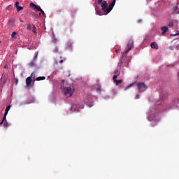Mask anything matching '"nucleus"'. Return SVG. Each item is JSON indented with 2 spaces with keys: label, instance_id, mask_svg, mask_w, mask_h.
Segmentation results:
<instances>
[{
  "label": "nucleus",
  "instance_id": "a878e982",
  "mask_svg": "<svg viewBox=\"0 0 179 179\" xmlns=\"http://www.w3.org/2000/svg\"><path fill=\"white\" fill-rule=\"evenodd\" d=\"M173 22H169V26L170 27H173Z\"/></svg>",
  "mask_w": 179,
  "mask_h": 179
},
{
  "label": "nucleus",
  "instance_id": "412c9836",
  "mask_svg": "<svg viewBox=\"0 0 179 179\" xmlns=\"http://www.w3.org/2000/svg\"><path fill=\"white\" fill-rule=\"evenodd\" d=\"M27 30H31V24L30 23H27Z\"/></svg>",
  "mask_w": 179,
  "mask_h": 179
},
{
  "label": "nucleus",
  "instance_id": "f03ea898",
  "mask_svg": "<svg viewBox=\"0 0 179 179\" xmlns=\"http://www.w3.org/2000/svg\"><path fill=\"white\" fill-rule=\"evenodd\" d=\"M62 83L61 88L63 90L64 94L67 97H71L75 90L73 86L69 83H65L64 80H62Z\"/></svg>",
  "mask_w": 179,
  "mask_h": 179
},
{
  "label": "nucleus",
  "instance_id": "7ed1b4c3",
  "mask_svg": "<svg viewBox=\"0 0 179 179\" xmlns=\"http://www.w3.org/2000/svg\"><path fill=\"white\" fill-rule=\"evenodd\" d=\"M136 86L140 93H143L148 90V86L144 82H138Z\"/></svg>",
  "mask_w": 179,
  "mask_h": 179
},
{
  "label": "nucleus",
  "instance_id": "39448f33",
  "mask_svg": "<svg viewBox=\"0 0 179 179\" xmlns=\"http://www.w3.org/2000/svg\"><path fill=\"white\" fill-rule=\"evenodd\" d=\"M133 47H134V41H129V43H128V45L126 48V50H125L124 54L125 55L128 54L131 50V48H133Z\"/></svg>",
  "mask_w": 179,
  "mask_h": 179
},
{
  "label": "nucleus",
  "instance_id": "4468645a",
  "mask_svg": "<svg viewBox=\"0 0 179 179\" xmlns=\"http://www.w3.org/2000/svg\"><path fill=\"white\" fill-rule=\"evenodd\" d=\"M45 80V76H38L36 78V81H41Z\"/></svg>",
  "mask_w": 179,
  "mask_h": 179
},
{
  "label": "nucleus",
  "instance_id": "dca6fc26",
  "mask_svg": "<svg viewBox=\"0 0 179 179\" xmlns=\"http://www.w3.org/2000/svg\"><path fill=\"white\" fill-rule=\"evenodd\" d=\"M11 38H17V33L14 31L11 34Z\"/></svg>",
  "mask_w": 179,
  "mask_h": 179
},
{
  "label": "nucleus",
  "instance_id": "f3484780",
  "mask_svg": "<svg viewBox=\"0 0 179 179\" xmlns=\"http://www.w3.org/2000/svg\"><path fill=\"white\" fill-rule=\"evenodd\" d=\"M113 73L116 75V76H119L120 73L119 72V70L118 69H115L114 71H113Z\"/></svg>",
  "mask_w": 179,
  "mask_h": 179
},
{
  "label": "nucleus",
  "instance_id": "ea45409f",
  "mask_svg": "<svg viewBox=\"0 0 179 179\" xmlns=\"http://www.w3.org/2000/svg\"><path fill=\"white\" fill-rule=\"evenodd\" d=\"M178 34H179V31H178Z\"/></svg>",
  "mask_w": 179,
  "mask_h": 179
},
{
  "label": "nucleus",
  "instance_id": "e433bc0d",
  "mask_svg": "<svg viewBox=\"0 0 179 179\" xmlns=\"http://www.w3.org/2000/svg\"><path fill=\"white\" fill-rule=\"evenodd\" d=\"M152 126H155V124H152Z\"/></svg>",
  "mask_w": 179,
  "mask_h": 179
},
{
  "label": "nucleus",
  "instance_id": "4c0bfd02",
  "mask_svg": "<svg viewBox=\"0 0 179 179\" xmlns=\"http://www.w3.org/2000/svg\"><path fill=\"white\" fill-rule=\"evenodd\" d=\"M99 15H101V14H99Z\"/></svg>",
  "mask_w": 179,
  "mask_h": 179
},
{
  "label": "nucleus",
  "instance_id": "c85d7f7f",
  "mask_svg": "<svg viewBox=\"0 0 179 179\" xmlns=\"http://www.w3.org/2000/svg\"><path fill=\"white\" fill-rule=\"evenodd\" d=\"M136 99H140V95H136Z\"/></svg>",
  "mask_w": 179,
  "mask_h": 179
},
{
  "label": "nucleus",
  "instance_id": "393cba45",
  "mask_svg": "<svg viewBox=\"0 0 179 179\" xmlns=\"http://www.w3.org/2000/svg\"><path fill=\"white\" fill-rule=\"evenodd\" d=\"M39 12H41L43 15H45V13H44V10L43 9L41 8V10Z\"/></svg>",
  "mask_w": 179,
  "mask_h": 179
},
{
  "label": "nucleus",
  "instance_id": "c9c22d12",
  "mask_svg": "<svg viewBox=\"0 0 179 179\" xmlns=\"http://www.w3.org/2000/svg\"><path fill=\"white\" fill-rule=\"evenodd\" d=\"M39 15H41V13H39Z\"/></svg>",
  "mask_w": 179,
  "mask_h": 179
},
{
  "label": "nucleus",
  "instance_id": "1a4fd4ad",
  "mask_svg": "<svg viewBox=\"0 0 179 179\" xmlns=\"http://www.w3.org/2000/svg\"><path fill=\"white\" fill-rule=\"evenodd\" d=\"M33 82V80L31 77H27L26 78V85L27 87H30L31 86V83Z\"/></svg>",
  "mask_w": 179,
  "mask_h": 179
},
{
  "label": "nucleus",
  "instance_id": "ddd939ff",
  "mask_svg": "<svg viewBox=\"0 0 179 179\" xmlns=\"http://www.w3.org/2000/svg\"><path fill=\"white\" fill-rule=\"evenodd\" d=\"M15 8L17 11H20L24 9L23 7L20 6V3L18 1L15 3Z\"/></svg>",
  "mask_w": 179,
  "mask_h": 179
},
{
  "label": "nucleus",
  "instance_id": "6e6552de",
  "mask_svg": "<svg viewBox=\"0 0 179 179\" xmlns=\"http://www.w3.org/2000/svg\"><path fill=\"white\" fill-rule=\"evenodd\" d=\"M30 7L33 8L35 11H40L41 10V7L40 6H37L34 4V3H30Z\"/></svg>",
  "mask_w": 179,
  "mask_h": 179
},
{
  "label": "nucleus",
  "instance_id": "2eb2a0df",
  "mask_svg": "<svg viewBox=\"0 0 179 179\" xmlns=\"http://www.w3.org/2000/svg\"><path fill=\"white\" fill-rule=\"evenodd\" d=\"M35 102V98H29L27 104H30Z\"/></svg>",
  "mask_w": 179,
  "mask_h": 179
},
{
  "label": "nucleus",
  "instance_id": "423d86ee",
  "mask_svg": "<svg viewBox=\"0 0 179 179\" xmlns=\"http://www.w3.org/2000/svg\"><path fill=\"white\" fill-rule=\"evenodd\" d=\"M11 106H8L6 108V110H5V113H4V117L1 121V122L0 123V124H2L6 120V116L8 113V111L10 110Z\"/></svg>",
  "mask_w": 179,
  "mask_h": 179
},
{
  "label": "nucleus",
  "instance_id": "bb28decb",
  "mask_svg": "<svg viewBox=\"0 0 179 179\" xmlns=\"http://www.w3.org/2000/svg\"><path fill=\"white\" fill-rule=\"evenodd\" d=\"M15 85H17L18 83V78H15Z\"/></svg>",
  "mask_w": 179,
  "mask_h": 179
},
{
  "label": "nucleus",
  "instance_id": "58836bf2",
  "mask_svg": "<svg viewBox=\"0 0 179 179\" xmlns=\"http://www.w3.org/2000/svg\"><path fill=\"white\" fill-rule=\"evenodd\" d=\"M178 14H179V11H178Z\"/></svg>",
  "mask_w": 179,
  "mask_h": 179
},
{
  "label": "nucleus",
  "instance_id": "0eeeda50",
  "mask_svg": "<svg viewBox=\"0 0 179 179\" xmlns=\"http://www.w3.org/2000/svg\"><path fill=\"white\" fill-rule=\"evenodd\" d=\"M117 76L113 75V81L115 83L116 85H119L120 84H122L123 80L122 79L117 80Z\"/></svg>",
  "mask_w": 179,
  "mask_h": 179
},
{
  "label": "nucleus",
  "instance_id": "b1692460",
  "mask_svg": "<svg viewBox=\"0 0 179 179\" xmlns=\"http://www.w3.org/2000/svg\"><path fill=\"white\" fill-rule=\"evenodd\" d=\"M96 92L100 94V93L101 92V87H97V88H96Z\"/></svg>",
  "mask_w": 179,
  "mask_h": 179
},
{
  "label": "nucleus",
  "instance_id": "20e7f679",
  "mask_svg": "<svg viewBox=\"0 0 179 179\" xmlns=\"http://www.w3.org/2000/svg\"><path fill=\"white\" fill-rule=\"evenodd\" d=\"M149 120L150 121H155L156 123H157L159 121V117L157 115V113L156 114H151L149 117Z\"/></svg>",
  "mask_w": 179,
  "mask_h": 179
},
{
  "label": "nucleus",
  "instance_id": "9b49d317",
  "mask_svg": "<svg viewBox=\"0 0 179 179\" xmlns=\"http://www.w3.org/2000/svg\"><path fill=\"white\" fill-rule=\"evenodd\" d=\"M37 58H38V55H36L34 57L33 60L29 63V66H35V62H36Z\"/></svg>",
  "mask_w": 179,
  "mask_h": 179
},
{
  "label": "nucleus",
  "instance_id": "2f4dec72",
  "mask_svg": "<svg viewBox=\"0 0 179 179\" xmlns=\"http://www.w3.org/2000/svg\"><path fill=\"white\" fill-rule=\"evenodd\" d=\"M138 23H141V22H142V20H138Z\"/></svg>",
  "mask_w": 179,
  "mask_h": 179
},
{
  "label": "nucleus",
  "instance_id": "f8f14e48",
  "mask_svg": "<svg viewBox=\"0 0 179 179\" xmlns=\"http://www.w3.org/2000/svg\"><path fill=\"white\" fill-rule=\"evenodd\" d=\"M161 30H162V35L164 36L165 34V33L166 31H168L169 30V28L167 27H161Z\"/></svg>",
  "mask_w": 179,
  "mask_h": 179
},
{
  "label": "nucleus",
  "instance_id": "5701e85b",
  "mask_svg": "<svg viewBox=\"0 0 179 179\" xmlns=\"http://www.w3.org/2000/svg\"><path fill=\"white\" fill-rule=\"evenodd\" d=\"M32 15H33L34 17H35L36 18H39V17H40L39 15H37V14H36V13H32Z\"/></svg>",
  "mask_w": 179,
  "mask_h": 179
},
{
  "label": "nucleus",
  "instance_id": "aec40b11",
  "mask_svg": "<svg viewBox=\"0 0 179 179\" xmlns=\"http://www.w3.org/2000/svg\"><path fill=\"white\" fill-rule=\"evenodd\" d=\"M32 32H34V33H36V31H37V29H36V26L35 25H33V28H32Z\"/></svg>",
  "mask_w": 179,
  "mask_h": 179
},
{
  "label": "nucleus",
  "instance_id": "a211bd4d",
  "mask_svg": "<svg viewBox=\"0 0 179 179\" xmlns=\"http://www.w3.org/2000/svg\"><path fill=\"white\" fill-rule=\"evenodd\" d=\"M29 77L31 78V79H32V78H33V79H35V78H36V73H35L34 72H33V73H31V76H29Z\"/></svg>",
  "mask_w": 179,
  "mask_h": 179
},
{
  "label": "nucleus",
  "instance_id": "4be33fe9",
  "mask_svg": "<svg viewBox=\"0 0 179 179\" xmlns=\"http://www.w3.org/2000/svg\"><path fill=\"white\" fill-rule=\"evenodd\" d=\"M177 9H178V6H175V7L173 8V14L176 13Z\"/></svg>",
  "mask_w": 179,
  "mask_h": 179
},
{
  "label": "nucleus",
  "instance_id": "6ab92c4d",
  "mask_svg": "<svg viewBox=\"0 0 179 179\" xmlns=\"http://www.w3.org/2000/svg\"><path fill=\"white\" fill-rule=\"evenodd\" d=\"M134 83H130L129 85H127L125 88V90L129 89L130 87H131L132 86H134Z\"/></svg>",
  "mask_w": 179,
  "mask_h": 179
},
{
  "label": "nucleus",
  "instance_id": "9d476101",
  "mask_svg": "<svg viewBox=\"0 0 179 179\" xmlns=\"http://www.w3.org/2000/svg\"><path fill=\"white\" fill-rule=\"evenodd\" d=\"M151 48H154L155 50H158L159 45H157V43L152 42L150 45Z\"/></svg>",
  "mask_w": 179,
  "mask_h": 179
},
{
  "label": "nucleus",
  "instance_id": "72a5a7b5",
  "mask_svg": "<svg viewBox=\"0 0 179 179\" xmlns=\"http://www.w3.org/2000/svg\"><path fill=\"white\" fill-rule=\"evenodd\" d=\"M3 126H4V127H6V126H7V124L4 123V124H3Z\"/></svg>",
  "mask_w": 179,
  "mask_h": 179
},
{
  "label": "nucleus",
  "instance_id": "473e14b6",
  "mask_svg": "<svg viewBox=\"0 0 179 179\" xmlns=\"http://www.w3.org/2000/svg\"><path fill=\"white\" fill-rule=\"evenodd\" d=\"M34 83H35V80H33V84H32V86H34Z\"/></svg>",
  "mask_w": 179,
  "mask_h": 179
},
{
  "label": "nucleus",
  "instance_id": "cd10ccee",
  "mask_svg": "<svg viewBox=\"0 0 179 179\" xmlns=\"http://www.w3.org/2000/svg\"><path fill=\"white\" fill-rule=\"evenodd\" d=\"M176 48L177 50H179V44H177V45H176Z\"/></svg>",
  "mask_w": 179,
  "mask_h": 179
},
{
  "label": "nucleus",
  "instance_id": "f257e3e1",
  "mask_svg": "<svg viewBox=\"0 0 179 179\" xmlns=\"http://www.w3.org/2000/svg\"><path fill=\"white\" fill-rule=\"evenodd\" d=\"M116 1L117 0H113V1L108 6L107 1L103 0H98V4L101 5V8H102V10H103V12L108 14L113 9L116 3Z\"/></svg>",
  "mask_w": 179,
  "mask_h": 179
},
{
  "label": "nucleus",
  "instance_id": "f704fd0d",
  "mask_svg": "<svg viewBox=\"0 0 179 179\" xmlns=\"http://www.w3.org/2000/svg\"><path fill=\"white\" fill-rule=\"evenodd\" d=\"M20 22H24V21H23V20H20Z\"/></svg>",
  "mask_w": 179,
  "mask_h": 179
},
{
  "label": "nucleus",
  "instance_id": "c756f323",
  "mask_svg": "<svg viewBox=\"0 0 179 179\" xmlns=\"http://www.w3.org/2000/svg\"><path fill=\"white\" fill-rule=\"evenodd\" d=\"M64 62V60H60L59 64H62Z\"/></svg>",
  "mask_w": 179,
  "mask_h": 179
},
{
  "label": "nucleus",
  "instance_id": "7c9ffc66",
  "mask_svg": "<svg viewBox=\"0 0 179 179\" xmlns=\"http://www.w3.org/2000/svg\"><path fill=\"white\" fill-rule=\"evenodd\" d=\"M177 76H178V81H179V71L178 72Z\"/></svg>",
  "mask_w": 179,
  "mask_h": 179
}]
</instances>
